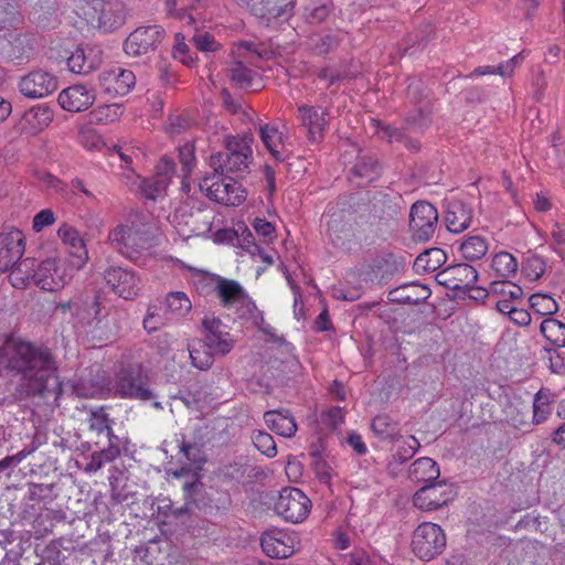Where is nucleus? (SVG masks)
Masks as SVG:
<instances>
[{"label":"nucleus","mask_w":565,"mask_h":565,"mask_svg":"<svg viewBox=\"0 0 565 565\" xmlns=\"http://www.w3.org/2000/svg\"><path fill=\"white\" fill-rule=\"evenodd\" d=\"M174 171L175 163L172 159L164 156L156 167V178L159 180H164V184L168 185L170 179L174 174Z\"/></svg>","instance_id":"obj_63"},{"label":"nucleus","mask_w":565,"mask_h":565,"mask_svg":"<svg viewBox=\"0 0 565 565\" xmlns=\"http://www.w3.org/2000/svg\"><path fill=\"white\" fill-rule=\"evenodd\" d=\"M177 443L179 454H181L185 458L186 462L196 466V468L199 469L203 463L206 462V456L203 450V443H199L194 439H189L184 434H180L177 436Z\"/></svg>","instance_id":"obj_35"},{"label":"nucleus","mask_w":565,"mask_h":565,"mask_svg":"<svg viewBox=\"0 0 565 565\" xmlns=\"http://www.w3.org/2000/svg\"><path fill=\"white\" fill-rule=\"evenodd\" d=\"M430 296V289L424 285L411 284L392 289L388 292V300L397 303L417 305Z\"/></svg>","instance_id":"obj_31"},{"label":"nucleus","mask_w":565,"mask_h":565,"mask_svg":"<svg viewBox=\"0 0 565 565\" xmlns=\"http://www.w3.org/2000/svg\"><path fill=\"white\" fill-rule=\"evenodd\" d=\"M252 142V134H245L242 138L228 137L225 150L211 156V168L221 175L246 172L253 154Z\"/></svg>","instance_id":"obj_4"},{"label":"nucleus","mask_w":565,"mask_h":565,"mask_svg":"<svg viewBox=\"0 0 565 565\" xmlns=\"http://www.w3.org/2000/svg\"><path fill=\"white\" fill-rule=\"evenodd\" d=\"M166 36L159 25L139 26L124 42V51L130 56H141L154 52Z\"/></svg>","instance_id":"obj_11"},{"label":"nucleus","mask_w":565,"mask_h":565,"mask_svg":"<svg viewBox=\"0 0 565 565\" xmlns=\"http://www.w3.org/2000/svg\"><path fill=\"white\" fill-rule=\"evenodd\" d=\"M447 256L446 253L440 248H430L419 254L414 265L417 269H423L424 271L431 273L438 269L441 265L446 263Z\"/></svg>","instance_id":"obj_41"},{"label":"nucleus","mask_w":565,"mask_h":565,"mask_svg":"<svg viewBox=\"0 0 565 565\" xmlns=\"http://www.w3.org/2000/svg\"><path fill=\"white\" fill-rule=\"evenodd\" d=\"M254 446L268 458L277 455L276 443L273 436L266 431H257L252 437Z\"/></svg>","instance_id":"obj_57"},{"label":"nucleus","mask_w":565,"mask_h":565,"mask_svg":"<svg viewBox=\"0 0 565 565\" xmlns=\"http://www.w3.org/2000/svg\"><path fill=\"white\" fill-rule=\"evenodd\" d=\"M440 475L439 467L435 460L428 457L416 459L409 467L408 477L416 483L435 481Z\"/></svg>","instance_id":"obj_33"},{"label":"nucleus","mask_w":565,"mask_h":565,"mask_svg":"<svg viewBox=\"0 0 565 565\" xmlns=\"http://www.w3.org/2000/svg\"><path fill=\"white\" fill-rule=\"evenodd\" d=\"M388 225V218L370 213L364 220L355 221L354 224L344 221V214H332L328 223V233L331 243L345 252L353 250L362 242L372 244L381 236Z\"/></svg>","instance_id":"obj_2"},{"label":"nucleus","mask_w":565,"mask_h":565,"mask_svg":"<svg viewBox=\"0 0 565 565\" xmlns=\"http://www.w3.org/2000/svg\"><path fill=\"white\" fill-rule=\"evenodd\" d=\"M148 233L135 224H119L108 234L114 249L130 260H136L149 247Z\"/></svg>","instance_id":"obj_7"},{"label":"nucleus","mask_w":565,"mask_h":565,"mask_svg":"<svg viewBox=\"0 0 565 565\" xmlns=\"http://www.w3.org/2000/svg\"><path fill=\"white\" fill-rule=\"evenodd\" d=\"M264 420L270 430L282 437L290 438L297 431L296 420L288 409L267 411L264 414Z\"/></svg>","instance_id":"obj_27"},{"label":"nucleus","mask_w":565,"mask_h":565,"mask_svg":"<svg viewBox=\"0 0 565 565\" xmlns=\"http://www.w3.org/2000/svg\"><path fill=\"white\" fill-rule=\"evenodd\" d=\"M191 41L196 50L204 53L216 52L222 47L221 43L215 40L214 35L205 31L195 32Z\"/></svg>","instance_id":"obj_56"},{"label":"nucleus","mask_w":565,"mask_h":565,"mask_svg":"<svg viewBox=\"0 0 565 565\" xmlns=\"http://www.w3.org/2000/svg\"><path fill=\"white\" fill-rule=\"evenodd\" d=\"M179 151V161L182 166L183 177H182V186L190 189V184L186 183V178L195 167V153H194V145L192 142H185L183 146L178 148Z\"/></svg>","instance_id":"obj_48"},{"label":"nucleus","mask_w":565,"mask_h":565,"mask_svg":"<svg viewBox=\"0 0 565 565\" xmlns=\"http://www.w3.org/2000/svg\"><path fill=\"white\" fill-rule=\"evenodd\" d=\"M74 306L75 313L84 323L92 326L93 322H96V329H106V331L103 332L106 338L114 337L119 331L120 327L115 317L116 312L114 315L107 313L106 316H102V305L98 297H88L81 303H75Z\"/></svg>","instance_id":"obj_12"},{"label":"nucleus","mask_w":565,"mask_h":565,"mask_svg":"<svg viewBox=\"0 0 565 565\" xmlns=\"http://www.w3.org/2000/svg\"><path fill=\"white\" fill-rule=\"evenodd\" d=\"M107 285L119 297L131 300L140 291V279L134 270L122 267H110L104 274Z\"/></svg>","instance_id":"obj_15"},{"label":"nucleus","mask_w":565,"mask_h":565,"mask_svg":"<svg viewBox=\"0 0 565 565\" xmlns=\"http://www.w3.org/2000/svg\"><path fill=\"white\" fill-rule=\"evenodd\" d=\"M216 288V297L220 299L222 306L227 309L234 308L241 300H244V297L247 295L236 280L226 279L224 277H221Z\"/></svg>","instance_id":"obj_34"},{"label":"nucleus","mask_w":565,"mask_h":565,"mask_svg":"<svg viewBox=\"0 0 565 565\" xmlns=\"http://www.w3.org/2000/svg\"><path fill=\"white\" fill-rule=\"evenodd\" d=\"M58 88L57 77L43 68H34L18 81V90L29 99H41Z\"/></svg>","instance_id":"obj_10"},{"label":"nucleus","mask_w":565,"mask_h":565,"mask_svg":"<svg viewBox=\"0 0 565 565\" xmlns=\"http://www.w3.org/2000/svg\"><path fill=\"white\" fill-rule=\"evenodd\" d=\"M65 269L54 258L40 262L35 286L43 290L56 291L64 287L66 280Z\"/></svg>","instance_id":"obj_21"},{"label":"nucleus","mask_w":565,"mask_h":565,"mask_svg":"<svg viewBox=\"0 0 565 565\" xmlns=\"http://www.w3.org/2000/svg\"><path fill=\"white\" fill-rule=\"evenodd\" d=\"M84 15L92 25L104 32L119 29L126 21L125 4L120 0H86Z\"/></svg>","instance_id":"obj_5"},{"label":"nucleus","mask_w":565,"mask_h":565,"mask_svg":"<svg viewBox=\"0 0 565 565\" xmlns=\"http://www.w3.org/2000/svg\"><path fill=\"white\" fill-rule=\"evenodd\" d=\"M115 391L121 397L140 399L142 402L152 401L158 397V395L142 382L140 371L135 367L122 369L118 372Z\"/></svg>","instance_id":"obj_13"},{"label":"nucleus","mask_w":565,"mask_h":565,"mask_svg":"<svg viewBox=\"0 0 565 565\" xmlns=\"http://www.w3.org/2000/svg\"><path fill=\"white\" fill-rule=\"evenodd\" d=\"M95 98L96 94L94 88L75 84L63 89L58 94L57 102L63 109L79 113L88 109L94 104Z\"/></svg>","instance_id":"obj_20"},{"label":"nucleus","mask_w":565,"mask_h":565,"mask_svg":"<svg viewBox=\"0 0 565 565\" xmlns=\"http://www.w3.org/2000/svg\"><path fill=\"white\" fill-rule=\"evenodd\" d=\"M490 292L513 300H520L523 297V289L508 280L491 282Z\"/></svg>","instance_id":"obj_53"},{"label":"nucleus","mask_w":565,"mask_h":565,"mask_svg":"<svg viewBox=\"0 0 565 565\" xmlns=\"http://www.w3.org/2000/svg\"><path fill=\"white\" fill-rule=\"evenodd\" d=\"M221 280V276L210 273L200 271L198 277L194 279V286L199 294L209 296L212 294L216 295V285Z\"/></svg>","instance_id":"obj_55"},{"label":"nucleus","mask_w":565,"mask_h":565,"mask_svg":"<svg viewBox=\"0 0 565 565\" xmlns=\"http://www.w3.org/2000/svg\"><path fill=\"white\" fill-rule=\"evenodd\" d=\"M438 223L437 209L427 201L415 202L409 211V231L415 242L429 241Z\"/></svg>","instance_id":"obj_9"},{"label":"nucleus","mask_w":565,"mask_h":565,"mask_svg":"<svg viewBox=\"0 0 565 565\" xmlns=\"http://www.w3.org/2000/svg\"><path fill=\"white\" fill-rule=\"evenodd\" d=\"M551 414V406L547 395L543 394L542 391H539L534 395L533 401V423L539 425L543 423L547 416Z\"/></svg>","instance_id":"obj_58"},{"label":"nucleus","mask_w":565,"mask_h":565,"mask_svg":"<svg viewBox=\"0 0 565 565\" xmlns=\"http://www.w3.org/2000/svg\"><path fill=\"white\" fill-rule=\"evenodd\" d=\"M107 385L104 372L97 370L95 376L92 371L88 375H81L78 379L73 380L72 390L78 397L93 398L102 394Z\"/></svg>","instance_id":"obj_28"},{"label":"nucleus","mask_w":565,"mask_h":565,"mask_svg":"<svg viewBox=\"0 0 565 565\" xmlns=\"http://www.w3.org/2000/svg\"><path fill=\"white\" fill-rule=\"evenodd\" d=\"M53 120V111L42 105L28 109L21 119V129L30 135H36L47 127Z\"/></svg>","instance_id":"obj_29"},{"label":"nucleus","mask_w":565,"mask_h":565,"mask_svg":"<svg viewBox=\"0 0 565 565\" xmlns=\"http://www.w3.org/2000/svg\"><path fill=\"white\" fill-rule=\"evenodd\" d=\"M46 443V436L45 434L41 433L40 430H36L32 437V440L29 445H25L22 450L17 452L14 458L17 459L18 465L28 456L33 454L35 450H38L43 444Z\"/></svg>","instance_id":"obj_60"},{"label":"nucleus","mask_w":565,"mask_h":565,"mask_svg":"<svg viewBox=\"0 0 565 565\" xmlns=\"http://www.w3.org/2000/svg\"><path fill=\"white\" fill-rule=\"evenodd\" d=\"M238 315V318L252 321L255 326H260L264 322V316L252 299L246 295L244 300H241L238 305L234 307Z\"/></svg>","instance_id":"obj_51"},{"label":"nucleus","mask_w":565,"mask_h":565,"mask_svg":"<svg viewBox=\"0 0 565 565\" xmlns=\"http://www.w3.org/2000/svg\"><path fill=\"white\" fill-rule=\"evenodd\" d=\"M99 79L105 85L108 93L116 95H127L136 84V76L129 70L116 68L104 72L99 75Z\"/></svg>","instance_id":"obj_24"},{"label":"nucleus","mask_w":565,"mask_h":565,"mask_svg":"<svg viewBox=\"0 0 565 565\" xmlns=\"http://www.w3.org/2000/svg\"><path fill=\"white\" fill-rule=\"evenodd\" d=\"M258 132L263 143L271 153V156L276 160L282 161L285 158L279 150V147L282 145L281 134L278 131V129L274 126H269L266 124L259 126Z\"/></svg>","instance_id":"obj_42"},{"label":"nucleus","mask_w":565,"mask_h":565,"mask_svg":"<svg viewBox=\"0 0 565 565\" xmlns=\"http://www.w3.org/2000/svg\"><path fill=\"white\" fill-rule=\"evenodd\" d=\"M228 76L235 85L246 89L254 87L257 73L245 66L243 62L235 61L228 68Z\"/></svg>","instance_id":"obj_45"},{"label":"nucleus","mask_w":565,"mask_h":565,"mask_svg":"<svg viewBox=\"0 0 565 565\" xmlns=\"http://www.w3.org/2000/svg\"><path fill=\"white\" fill-rule=\"evenodd\" d=\"M418 447L419 441L414 436H409L408 440L405 443V446L399 447L397 452L394 455V460L398 463L406 462L416 454Z\"/></svg>","instance_id":"obj_62"},{"label":"nucleus","mask_w":565,"mask_h":565,"mask_svg":"<svg viewBox=\"0 0 565 565\" xmlns=\"http://www.w3.org/2000/svg\"><path fill=\"white\" fill-rule=\"evenodd\" d=\"M245 190L236 179L224 175V178L212 182L207 186V196L215 202L225 205L236 206L245 200Z\"/></svg>","instance_id":"obj_18"},{"label":"nucleus","mask_w":565,"mask_h":565,"mask_svg":"<svg viewBox=\"0 0 565 565\" xmlns=\"http://www.w3.org/2000/svg\"><path fill=\"white\" fill-rule=\"evenodd\" d=\"M23 235L19 230L0 233V273L10 270L22 257Z\"/></svg>","instance_id":"obj_19"},{"label":"nucleus","mask_w":565,"mask_h":565,"mask_svg":"<svg viewBox=\"0 0 565 565\" xmlns=\"http://www.w3.org/2000/svg\"><path fill=\"white\" fill-rule=\"evenodd\" d=\"M98 60L93 54V51L88 53L84 49L77 47L67 57L68 70L74 74L86 75L97 68Z\"/></svg>","instance_id":"obj_36"},{"label":"nucleus","mask_w":565,"mask_h":565,"mask_svg":"<svg viewBox=\"0 0 565 565\" xmlns=\"http://www.w3.org/2000/svg\"><path fill=\"white\" fill-rule=\"evenodd\" d=\"M459 249L466 260L475 262L487 254L488 243L481 236H469L461 242Z\"/></svg>","instance_id":"obj_43"},{"label":"nucleus","mask_w":565,"mask_h":565,"mask_svg":"<svg viewBox=\"0 0 565 565\" xmlns=\"http://www.w3.org/2000/svg\"><path fill=\"white\" fill-rule=\"evenodd\" d=\"M40 263L35 258L18 260L10 269L9 279L14 288L22 289L30 284L35 285L38 267Z\"/></svg>","instance_id":"obj_30"},{"label":"nucleus","mask_w":565,"mask_h":565,"mask_svg":"<svg viewBox=\"0 0 565 565\" xmlns=\"http://www.w3.org/2000/svg\"><path fill=\"white\" fill-rule=\"evenodd\" d=\"M380 172L381 168L376 158L366 153L361 154L351 170V180L354 181L355 179H360V181L356 182V185L363 186L374 181L380 175Z\"/></svg>","instance_id":"obj_32"},{"label":"nucleus","mask_w":565,"mask_h":565,"mask_svg":"<svg viewBox=\"0 0 565 565\" xmlns=\"http://www.w3.org/2000/svg\"><path fill=\"white\" fill-rule=\"evenodd\" d=\"M540 332L554 347L565 348V323L546 318L541 322Z\"/></svg>","instance_id":"obj_38"},{"label":"nucleus","mask_w":565,"mask_h":565,"mask_svg":"<svg viewBox=\"0 0 565 565\" xmlns=\"http://www.w3.org/2000/svg\"><path fill=\"white\" fill-rule=\"evenodd\" d=\"M119 456L120 448L116 447H107L105 449L94 451L89 457V461L86 463L85 471L96 472L102 469L105 463L115 460Z\"/></svg>","instance_id":"obj_47"},{"label":"nucleus","mask_w":565,"mask_h":565,"mask_svg":"<svg viewBox=\"0 0 565 565\" xmlns=\"http://www.w3.org/2000/svg\"><path fill=\"white\" fill-rule=\"evenodd\" d=\"M89 428L96 430L98 434L107 433L110 429L109 419L107 414L100 408L94 411L89 418Z\"/></svg>","instance_id":"obj_64"},{"label":"nucleus","mask_w":565,"mask_h":565,"mask_svg":"<svg viewBox=\"0 0 565 565\" xmlns=\"http://www.w3.org/2000/svg\"><path fill=\"white\" fill-rule=\"evenodd\" d=\"M166 313L174 317H184L192 309V302L183 291L169 292L163 301Z\"/></svg>","instance_id":"obj_39"},{"label":"nucleus","mask_w":565,"mask_h":565,"mask_svg":"<svg viewBox=\"0 0 565 565\" xmlns=\"http://www.w3.org/2000/svg\"><path fill=\"white\" fill-rule=\"evenodd\" d=\"M28 499L30 501L51 503L57 498L55 483H35L29 482Z\"/></svg>","instance_id":"obj_46"},{"label":"nucleus","mask_w":565,"mask_h":565,"mask_svg":"<svg viewBox=\"0 0 565 565\" xmlns=\"http://www.w3.org/2000/svg\"><path fill=\"white\" fill-rule=\"evenodd\" d=\"M21 22L15 0H0V33L6 29L19 28Z\"/></svg>","instance_id":"obj_44"},{"label":"nucleus","mask_w":565,"mask_h":565,"mask_svg":"<svg viewBox=\"0 0 565 565\" xmlns=\"http://www.w3.org/2000/svg\"><path fill=\"white\" fill-rule=\"evenodd\" d=\"M0 46L6 56L17 65L30 61L32 47L25 35L17 29H6L0 33Z\"/></svg>","instance_id":"obj_16"},{"label":"nucleus","mask_w":565,"mask_h":565,"mask_svg":"<svg viewBox=\"0 0 565 565\" xmlns=\"http://www.w3.org/2000/svg\"><path fill=\"white\" fill-rule=\"evenodd\" d=\"M371 429L381 440L393 441L401 437L397 423L386 414L375 416Z\"/></svg>","instance_id":"obj_37"},{"label":"nucleus","mask_w":565,"mask_h":565,"mask_svg":"<svg viewBox=\"0 0 565 565\" xmlns=\"http://www.w3.org/2000/svg\"><path fill=\"white\" fill-rule=\"evenodd\" d=\"M492 268L500 277H509L516 273L518 262L512 254L501 252L494 255L492 259Z\"/></svg>","instance_id":"obj_49"},{"label":"nucleus","mask_w":565,"mask_h":565,"mask_svg":"<svg viewBox=\"0 0 565 565\" xmlns=\"http://www.w3.org/2000/svg\"><path fill=\"white\" fill-rule=\"evenodd\" d=\"M204 338L189 348L191 363L199 370H209L215 355L224 356L232 351L235 340L226 330V326L216 317L202 320Z\"/></svg>","instance_id":"obj_3"},{"label":"nucleus","mask_w":565,"mask_h":565,"mask_svg":"<svg viewBox=\"0 0 565 565\" xmlns=\"http://www.w3.org/2000/svg\"><path fill=\"white\" fill-rule=\"evenodd\" d=\"M529 302L531 308L541 316H552L558 311V303L546 294H534Z\"/></svg>","instance_id":"obj_50"},{"label":"nucleus","mask_w":565,"mask_h":565,"mask_svg":"<svg viewBox=\"0 0 565 565\" xmlns=\"http://www.w3.org/2000/svg\"><path fill=\"white\" fill-rule=\"evenodd\" d=\"M446 542V534L438 524L423 522L414 530L411 546L419 559L428 562L444 552Z\"/></svg>","instance_id":"obj_6"},{"label":"nucleus","mask_w":565,"mask_h":565,"mask_svg":"<svg viewBox=\"0 0 565 565\" xmlns=\"http://www.w3.org/2000/svg\"><path fill=\"white\" fill-rule=\"evenodd\" d=\"M0 365L21 375L28 397L53 393L57 399L62 394L57 365L47 348L9 337L0 348Z\"/></svg>","instance_id":"obj_1"},{"label":"nucleus","mask_w":565,"mask_h":565,"mask_svg":"<svg viewBox=\"0 0 565 565\" xmlns=\"http://www.w3.org/2000/svg\"><path fill=\"white\" fill-rule=\"evenodd\" d=\"M301 125L307 129L308 139L317 142L322 139L328 124V113L320 107L300 106L298 108Z\"/></svg>","instance_id":"obj_22"},{"label":"nucleus","mask_w":565,"mask_h":565,"mask_svg":"<svg viewBox=\"0 0 565 565\" xmlns=\"http://www.w3.org/2000/svg\"><path fill=\"white\" fill-rule=\"evenodd\" d=\"M311 501L298 488L281 489L275 502V512L290 523L302 522L309 514Z\"/></svg>","instance_id":"obj_8"},{"label":"nucleus","mask_w":565,"mask_h":565,"mask_svg":"<svg viewBox=\"0 0 565 565\" xmlns=\"http://www.w3.org/2000/svg\"><path fill=\"white\" fill-rule=\"evenodd\" d=\"M92 118L98 124H109L122 115V106L119 104L102 105L92 111Z\"/></svg>","instance_id":"obj_54"},{"label":"nucleus","mask_w":565,"mask_h":565,"mask_svg":"<svg viewBox=\"0 0 565 565\" xmlns=\"http://www.w3.org/2000/svg\"><path fill=\"white\" fill-rule=\"evenodd\" d=\"M472 210L461 201L454 200L447 205L445 223L452 233H461L470 226Z\"/></svg>","instance_id":"obj_26"},{"label":"nucleus","mask_w":565,"mask_h":565,"mask_svg":"<svg viewBox=\"0 0 565 565\" xmlns=\"http://www.w3.org/2000/svg\"><path fill=\"white\" fill-rule=\"evenodd\" d=\"M449 267L454 285H458L457 291H466V288L471 287L478 280L477 269L468 264H456Z\"/></svg>","instance_id":"obj_40"},{"label":"nucleus","mask_w":565,"mask_h":565,"mask_svg":"<svg viewBox=\"0 0 565 565\" xmlns=\"http://www.w3.org/2000/svg\"><path fill=\"white\" fill-rule=\"evenodd\" d=\"M545 269L546 264L544 259L537 255L527 257L523 265V271L531 280L540 279L544 275Z\"/></svg>","instance_id":"obj_59"},{"label":"nucleus","mask_w":565,"mask_h":565,"mask_svg":"<svg viewBox=\"0 0 565 565\" xmlns=\"http://www.w3.org/2000/svg\"><path fill=\"white\" fill-rule=\"evenodd\" d=\"M290 536L281 531L265 532L260 537L264 553L271 558H286L294 554V547L288 544Z\"/></svg>","instance_id":"obj_25"},{"label":"nucleus","mask_w":565,"mask_h":565,"mask_svg":"<svg viewBox=\"0 0 565 565\" xmlns=\"http://www.w3.org/2000/svg\"><path fill=\"white\" fill-rule=\"evenodd\" d=\"M57 234L62 242L68 247L71 265L78 269L82 268L88 259V254L85 243L78 232L74 227L63 224L58 228Z\"/></svg>","instance_id":"obj_23"},{"label":"nucleus","mask_w":565,"mask_h":565,"mask_svg":"<svg viewBox=\"0 0 565 565\" xmlns=\"http://www.w3.org/2000/svg\"><path fill=\"white\" fill-rule=\"evenodd\" d=\"M452 495V490L445 483H429L423 486L414 494L413 502L422 511H434L446 505Z\"/></svg>","instance_id":"obj_17"},{"label":"nucleus","mask_w":565,"mask_h":565,"mask_svg":"<svg viewBox=\"0 0 565 565\" xmlns=\"http://www.w3.org/2000/svg\"><path fill=\"white\" fill-rule=\"evenodd\" d=\"M407 97L419 107L415 110V114L406 118V125L412 131H423L430 124L429 102H426L424 84L417 79L411 81L407 86Z\"/></svg>","instance_id":"obj_14"},{"label":"nucleus","mask_w":565,"mask_h":565,"mask_svg":"<svg viewBox=\"0 0 565 565\" xmlns=\"http://www.w3.org/2000/svg\"><path fill=\"white\" fill-rule=\"evenodd\" d=\"M166 188L167 185L164 184V180H159L157 178L142 180L140 184L141 193L147 199L151 200H154L160 192L166 190Z\"/></svg>","instance_id":"obj_61"},{"label":"nucleus","mask_w":565,"mask_h":565,"mask_svg":"<svg viewBox=\"0 0 565 565\" xmlns=\"http://www.w3.org/2000/svg\"><path fill=\"white\" fill-rule=\"evenodd\" d=\"M203 211L200 209L193 211L190 210L188 214V206H180L174 214V218L178 221V224H184L189 227L190 233L198 234L200 232V227L198 226V222L202 218Z\"/></svg>","instance_id":"obj_52"}]
</instances>
